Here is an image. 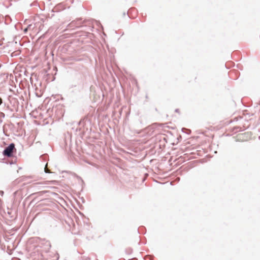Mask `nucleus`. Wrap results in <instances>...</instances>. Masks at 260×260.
<instances>
[{
    "mask_svg": "<svg viewBox=\"0 0 260 260\" xmlns=\"http://www.w3.org/2000/svg\"><path fill=\"white\" fill-rule=\"evenodd\" d=\"M14 149V144L11 143L5 149L3 152V154L4 156L11 157V156H12V153Z\"/></svg>",
    "mask_w": 260,
    "mask_h": 260,
    "instance_id": "nucleus-1",
    "label": "nucleus"
},
{
    "mask_svg": "<svg viewBox=\"0 0 260 260\" xmlns=\"http://www.w3.org/2000/svg\"><path fill=\"white\" fill-rule=\"evenodd\" d=\"M35 28V26H34L32 24H29L28 26H27V29H28L29 30H33Z\"/></svg>",
    "mask_w": 260,
    "mask_h": 260,
    "instance_id": "nucleus-2",
    "label": "nucleus"
},
{
    "mask_svg": "<svg viewBox=\"0 0 260 260\" xmlns=\"http://www.w3.org/2000/svg\"><path fill=\"white\" fill-rule=\"evenodd\" d=\"M46 166H47V165H46V166L45 167V169H44L45 172L46 173H51L50 171L47 168Z\"/></svg>",
    "mask_w": 260,
    "mask_h": 260,
    "instance_id": "nucleus-3",
    "label": "nucleus"
},
{
    "mask_svg": "<svg viewBox=\"0 0 260 260\" xmlns=\"http://www.w3.org/2000/svg\"><path fill=\"white\" fill-rule=\"evenodd\" d=\"M29 30V29H27V27L26 28H25V29H24V32H25V33H26V32H27V30Z\"/></svg>",
    "mask_w": 260,
    "mask_h": 260,
    "instance_id": "nucleus-4",
    "label": "nucleus"
},
{
    "mask_svg": "<svg viewBox=\"0 0 260 260\" xmlns=\"http://www.w3.org/2000/svg\"><path fill=\"white\" fill-rule=\"evenodd\" d=\"M178 109H176V110H175V111H176V112H178Z\"/></svg>",
    "mask_w": 260,
    "mask_h": 260,
    "instance_id": "nucleus-5",
    "label": "nucleus"
}]
</instances>
